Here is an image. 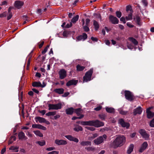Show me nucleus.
Wrapping results in <instances>:
<instances>
[{"label":"nucleus","instance_id":"obj_1","mask_svg":"<svg viewBox=\"0 0 154 154\" xmlns=\"http://www.w3.org/2000/svg\"><path fill=\"white\" fill-rule=\"evenodd\" d=\"M125 138L123 135H118L113 142L112 145L114 148H116L122 145L125 142Z\"/></svg>","mask_w":154,"mask_h":154},{"label":"nucleus","instance_id":"obj_2","mask_svg":"<svg viewBox=\"0 0 154 154\" xmlns=\"http://www.w3.org/2000/svg\"><path fill=\"white\" fill-rule=\"evenodd\" d=\"M93 72V69L91 68L87 72L83 77V82H87L91 80V76Z\"/></svg>","mask_w":154,"mask_h":154},{"label":"nucleus","instance_id":"obj_3","mask_svg":"<svg viewBox=\"0 0 154 154\" xmlns=\"http://www.w3.org/2000/svg\"><path fill=\"white\" fill-rule=\"evenodd\" d=\"M107 136L106 134H104L102 136H100L94 140V143L96 145H99L103 143L106 139Z\"/></svg>","mask_w":154,"mask_h":154},{"label":"nucleus","instance_id":"obj_4","mask_svg":"<svg viewBox=\"0 0 154 154\" xmlns=\"http://www.w3.org/2000/svg\"><path fill=\"white\" fill-rule=\"evenodd\" d=\"M62 107V104L60 103L53 104H49L48 105V110H57L60 109Z\"/></svg>","mask_w":154,"mask_h":154},{"label":"nucleus","instance_id":"obj_5","mask_svg":"<svg viewBox=\"0 0 154 154\" xmlns=\"http://www.w3.org/2000/svg\"><path fill=\"white\" fill-rule=\"evenodd\" d=\"M139 132L142 137L145 140H148L149 139V135L145 130L141 129L139 131Z\"/></svg>","mask_w":154,"mask_h":154},{"label":"nucleus","instance_id":"obj_6","mask_svg":"<svg viewBox=\"0 0 154 154\" xmlns=\"http://www.w3.org/2000/svg\"><path fill=\"white\" fill-rule=\"evenodd\" d=\"M91 126H94L96 127L103 126L104 125L103 122H100L98 120L91 121Z\"/></svg>","mask_w":154,"mask_h":154},{"label":"nucleus","instance_id":"obj_7","mask_svg":"<svg viewBox=\"0 0 154 154\" xmlns=\"http://www.w3.org/2000/svg\"><path fill=\"white\" fill-rule=\"evenodd\" d=\"M125 96L126 99L129 101H131L134 99L133 94L129 91H125Z\"/></svg>","mask_w":154,"mask_h":154},{"label":"nucleus","instance_id":"obj_8","mask_svg":"<svg viewBox=\"0 0 154 154\" xmlns=\"http://www.w3.org/2000/svg\"><path fill=\"white\" fill-rule=\"evenodd\" d=\"M58 73L60 79H63L66 76V71L64 69H60Z\"/></svg>","mask_w":154,"mask_h":154},{"label":"nucleus","instance_id":"obj_9","mask_svg":"<svg viewBox=\"0 0 154 154\" xmlns=\"http://www.w3.org/2000/svg\"><path fill=\"white\" fill-rule=\"evenodd\" d=\"M55 143L58 145H66L67 144V142L66 141L63 140H59L56 139L54 141Z\"/></svg>","mask_w":154,"mask_h":154},{"label":"nucleus","instance_id":"obj_10","mask_svg":"<svg viewBox=\"0 0 154 154\" xmlns=\"http://www.w3.org/2000/svg\"><path fill=\"white\" fill-rule=\"evenodd\" d=\"M109 19L110 21L114 24H117L119 23L118 19L115 17L110 15L109 17Z\"/></svg>","mask_w":154,"mask_h":154},{"label":"nucleus","instance_id":"obj_11","mask_svg":"<svg viewBox=\"0 0 154 154\" xmlns=\"http://www.w3.org/2000/svg\"><path fill=\"white\" fill-rule=\"evenodd\" d=\"M119 122L123 127H126L127 129L130 126L129 124L128 123L125 122L122 119H119Z\"/></svg>","mask_w":154,"mask_h":154},{"label":"nucleus","instance_id":"obj_12","mask_svg":"<svg viewBox=\"0 0 154 154\" xmlns=\"http://www.w3.org/2000/svg\"><path fill=\"white\" fill-rule=\"evenodd\" d=\"M24 4L23 2L20 1H16L14 3V6L17 9L21 8Z\"/></svg>","mask_w":154,"mask_h":154},{"label":"nucleus","instance_id":"obj_13","mask_svg":"<svg viewBox=\"0 0 154 154\" xmlns=\"http://www.w3.org/2000/svg\"><path fill=\"white\" fill-rule=\"evenodd\" d=\"M65 137L70 141H73L76 143H78L79 142V140L78 138L73 137L71 135H66L65 136Z\"/></svg>","mask_w":154,"mask_h":154},{"label":"nucleus","instance_id":"obj_14","mask_svg":"<svg viewBox=\"0 0 154 154\" xmlns=\"http://www.w3.org/2000/svg\"><path fill=\"white\" fill-rule=\"evenodd\" d=\"M148 146V143L146 142H144L141 145L139 151L140 152H143L147 148Z\"/></svg>","mask_w":154,"mask_h":154},{"label":"nucleus","instance_id":"obj_15","mask_svg":"<svg viewBox=\"0 0 154 154\" xmlns=\"http://www.w3.org/2000/svg\"><path fill=\"white\" fill-rule=\"evenodd\" d=\"M152 107H149L146 110V112L147 113V117L149 119L151 118L154 116V113L150 111V110Z\"/></svg>","mask_w":154,"mask_h":154},{"label":"nucleus","instance_id":"obj_16","mask_svg":"<svg viewBox=\"0 0 154 154\" xmlns=\"http://www.w3.org/2000/svg\"><path fill=\"white\" fill-rule=\"evenodd\" d=\"M87 38V35L86 34L84 33L82 35L78 36L77 38L78 41H84Z\"/></svg>","mask_w":154,"mask_h":154},{"label":"nucleus","instance_id":"obj_17","mask_svg":"<svg viewBox=\"0 0 154 154\" xmlns=\"http://www.w3.org/2000/svg\"><path fill=\"white\" fill-rule=\"evenodd\" d=\"M142 110L141 107L139 106L137 108L134 109L133 113L134 115H136L137 114H140L141 113Z\"/></svg>","mask_w":154,"mask_h":154},{"label":"nucleus","instance_id":"obj_18","mask_svg":"<svg viewBox=\"0 0 154 154\" xmlns=\"http://www.w3.org/2000/svg\"><path fill=\"white\" fill-rule=\"evenodd\" d=\"M78 82V81L75 80H71L69 81L66 84V85L67 86H69L72 85H76Z\"/></svg>","mask_w":154,"mask_h":154},{"label":"nucleus","instance_id":"obj_19","mask_svg":"<svg viewBox=\"0 0 154 154\" xmlns=\"http://www.w3.org/2000/svg\"><path fill=\"white\" fill-rule=\"evenodd\" d=\"M18 136L19 139L26 140L27 139V137L25 136L24 133L23 132H19Z\"/></svg>","mask_w":154,"mask_h":154},{"label":"nucleus","instance_id":"obj_20","mask_svg":"<svg viewBox=\"0 0 154 154\" xmlns=\"http://www.w3.org/2000/svg\"><path fill=\"white\" fill-rule=\"evenodd\" d=\"M80 144L82 146H91V143L89 141H82L80 142Z\"/></svg>","mask_w":154,"mask_h":154},{"label":"nucleus","instance_id":"obj_21","mask_svg":"<svg viewBox=\"0 0 154 154\" xmlns=\"http://www.w3.org/2000/svg\"><path fill=\"white\" fill-rule=\"evenodd\" d=\"M74 111V109L72 107L68 108L66 109V112L68 115H72Z\"/></svg>","mask_w":154,"mask_h":154},{"label":"nucleus","instance_id":"obj_22","mask_svg":"<svg viewBox=\"0 0 154 154\" xmlns=\"http://www.w3.org/2000/svg\"><path fill=\"white\" fill-rule=\"evenodd\" d=\"M74 128L73 129L74 131L78 132L79 131H82L83 130L82 127L78 125H74Z\"/></svg>","mask_w":154,"mask_h":154},{"label":"nucleus","instance_id":"obj_23","mask_svg":"<svg viewBox=\"0 0 154 154\" xmlns=\"http://www.w3.org/2000/svg\"><path fill=\"white\" fill-rule=\"evenodd\" d=\"M19 147L17 146H12L9 148V149L11 150L12 152H17L19 151Z\"/></svg>","mask_w":154,"mask_h":154},{"label":"nucleus","instance_id":"obj_24","mask_svg":"<svg viewBox=\"0 0 154 154\" xmlns=\"http://www.w3.org/2000/svg\"><path fill=\"white\" fill-rule=\"evenodd\" d=\"M134 145L133 144H131L128 147L127 151V153L128 154H130L133 150Z\"/></svg>","mask_w":154,"mask_h":154},{"label":"nucleus","instance_id":"obj_25","mask_svg":"<svg viewBox=\"0 0 154 154\" xmlns=\"http://www.w3.org/2000/svg\"><path fill=\"white\" fill-rule=\"evenodd\" d=\"M64 89L62 88H57L55 89L54 90V91L55 92L59 94H63L64 92Z\"/></svg>","mask_w":154,"mask_h":154},{"label":"nucleus","instance_id":"obj_26","mask_svg":"<svg viewBox=\"0 0 154 154\" xmlns=\"http://www.w3.org/2000/svg\"><path fill=\"white\" fill-rule=\"evenodd\" d=\"M74 111L77 116H79L82 113V110L81 108H79L74 109Z\"/></svg>","mask_w":154,"mask_h":154},{"label":"nucleus","instance_id":"obj_27","mask_svg":"<svg viewBox=\"0 0 154 154\" xmlns=\"http://www.w3.org/2000/svg\"><path fill=\"white\" fill-rule=\"evenodd\" d=\"M80 124L83 125L91 126V121H82L80 122Z\"/></svg>","mask_w":154,"mask_h":154},{"label":"nucleus","instance_id":"obj_28","mask_svg":"<svg viewBox=\"0 0 154 154\" xmlns=\"http://www.w3.org/2000/svg\"><path fill=\"white\" fill-rule=\"evenodd\" d=\"M93 25L94 27L95 30H97L99 27V25L98 23L95 20L93 21Z\"/></svg>","mask_w":154,"mask_h":154},{"label":"nucleus","instance_id":"obj_29","mask_svg":"<svg viewBox=\"0 0 154 154\" xmlns=\"http://www.w3.org/2000/svg\"><path fill=\"white\" fill-rule=\"evenodd\" d=\"M35 119L37 120L40 123H44L45 119V118L40 117H35Z\"/></svg>","mask_w":154,"mask_h":154},{"label":"nucleus","instance_id":"obj_30","mask_svg":"<svg viewBox=\"0 0 154 154\" xmlns=\"http://www.w3.org/2000/svg\"><path fill=\"white\" fill-rule=\"evenodd\" d=\"M79 16L76 15L75 17H73L71 20V22L73 23H75L79 19Z\"/></svg>","mask_w":154,"mask_h":154},{"label":"nucleus","instance_id":"obj_31","mask_svg":"<svg viewBox=\"0 0 154 154\" xmlns=\"http://www.w3.org/2000/svg\"><path fill=\"white\" fill-rule=\"evenodd\" d=\"M106 111L109 113H113L114 112L115 109L112 107H106Z\"/></svg>","mask_w":154,"mask_h":154},{"label":"nucleus","instance_id":"obj_32","mask_svg":"<svg viewBox=\"0 0 154 154\" xmlns=\"http://www.w3.org/2000/svg\"><path fill=\"white\" fill-rule=\"evenodd\" d=\"M33 132L36 136L40 137H42L43 136V134L39 131H34Z\"/></svg>","mask_w":154,"mask_h":154},{"label":"nucleus","instance_id":"obj_33","mask_svg":"<svg viewBox=\"0 0 154 154\" xmlns=\"http://www.w3.org/2000/svg\"><path fill=\"white\" fill-rule=\"evenodd\" d=\"M129 39L130 41L134 44L135 45H137L138 44V42L135 39L131 37L129 38Z\"/></svg>","mask_w":154,"mask_h":154},{"label":"nucleus","instance_id":"obj_34","mask_svg":"<svg viewBox=\"0 0 154 154\" xmlns=\"http://www.w3.org/2000/svg\"><path fill=\"white\" fill-rule=\"evenodd\" d=\"M85 67L83 66H81L79 65H78L76 66L77 70L78 71H80L83 70Z\"/></svg>","mask_w":154,"mask_h":154},{"label":"nucleus","instance_id":"obj_35","mask_svg":"<svg viewBox=\"0 0 154 154\" xmlns=\"http://www.w3.org/2000/svg\"><path fill=\"white\" fill-rule=\"evenodd\" d=\"M32 86L33 87H40L42 85L40 82H34L32 84Z\"/></svg>","mask_w":154,"mask_h":154},{"label":"nucleus","instance_id":"obj_36","mask_svg":"<svg viewBox=\"0 0 154 154\" xmlns=\"http://www.w3.org/2000/svg\"><path fill=\"white\" fill-rule=\"evenodd\" d=\"M132 12H130L128 16H126L125 17L126 19L127 20H130L132 19Z\"/></svg>","mask_w":154,"mask_h":154},{"label":"nucleus","instance_id":"obj_37","mask_svg":"<svg viewBox=\"0 0 154 154\" xmlns=\"http://www.w3.org/2000/svg\"><path fill=\"white\" fill-rule=\"evenodd\" d=\"M118 111L120 114L122 115H125L127 114V111H123L122 110V109L121 108L118 109Z\"/></svg>","mask_w":154,"mask_h":154},{"label":"nucleus","instance_id":"obj_38","mask_svg":"<svg viewBox=\"0 0 154 154\" xmlns=\"http://www.w3.org/2000/svg\"><path fill=\"white\" fill-rule=\"evenodd\" d=\"M56 114V112L55 111L54 112H49L48 113H47L46 114V115L48 116H54Z\"/></svg>","mask_w":154,"mask_h":154},{"label":"nucleus","instance_id":"obj_39","mask_svg":"<svg viewBox=\"0 0 154 154\" xmlns=\"http://www.w3.org/2000/svg\"><path fill=\"white\" fill-rule=\"evenodd\" d=\"M137 24L139 26L141 25V23L140 22V19L138 16H137L135 18Z\"/></svg>","mask_w":154,"mask_h":154},{"label":"nucleus","instance_id":"obj_40","mask_svg":"<svg viewBox=\"0 0 154 154\" xmlns=\"http://www.w3.org/2000/svg\"><path fill=\"white\" fill-rule=\"evenodd\" d=\"M37 128L41 129L44 131H45L46 130V128L45 127L40 124L38 125Z\"/></svg>","mask_w":154,"mask_h":154},{"label":"nucleus","instance_id":"obj_41","mask_svg":"<svg viewBox=\"0 0 154 154\" xmlns=\"http://www.w3.org/2000/svg\"><path fill=\"white\" fill-rule=\"evenodd\" d=\"M36 143L41 146L45 145L46 144L44 140H43L42 141H37L36 142Z\"/></svg>","mask_w":154,"mask_h":154},{"label":"nucleus","instance_id":"obj_42","mask_svg":"<svg viewBox=\"0 0 154 154\" xmlns=\"http://www.w3.org/2000/svg\"><path fill=\"white\" fill-rule=\"evenodd\" d=\"M99 117L102 120H104L106 117L105 114H101L99 115Z\"/></svg>","mask_w":154,"mask_h":154},{"label":"nucleus","instance_id":"obj_43","mask_svg":"<svg viewBox=\"0 0 154 154\" xmlns=\"http://www.w3.org/2000/svg\"><path fill=\"white\" fill-rule=\"evenodd\" d=\"M127 46L128 48L131 50L134 48V46L131 44L128 43Z\"/></svg>","mask_w":154,"mask_h":154},{"label":"nucleus","instance_id":"obj_44","mask_svg":"<svg viewBox=\"0 0 154 154\" xmlns=\"http://www.w3.org/2000/svg\"><path fill=\"white\" fill-rule=\"evenodd\" d=\"M98 136L97 134L96 133L94 134H93L92 137H89L88 139L89 140H92Z\"/></svg>","mask_w":154,"mask_h":154},{"label":"nucleus","instance_id":"obj_45","mask_svg":"<svg viewBox=\"0 0 154 154\" xmlns=\"http://www.w3.org/2000/svg\"><path fill=\"white\" fill-rule=\"evenodd\" d=\"M84 117V115H81L79 117H73L72 118V120H75L77 119H81L82 118Z\"/></svg>","mask_w":154,"mask_h":154},{"label":"nucleus","instance_id":"obj_46","mask_svg":"<svg viewBox=\"0 0 154 154\" xmlns=\"http://www.w3.org/2000/svg\"><path fill=\"white\" fill-rule=\"evenodd\" d=\"M116 16L119 18H120L122 16L121 12L119 11H116Z\"/></svg>","mask_w":154,"mask_h":154},{"label":"nucleus","instance_id":"obj_47","mask_svg":"<svg viewBox=\"0 0 154 154\" xmlns=\"http://www.w3.org/2000/svg\"><path fill=\"white\" fill-rule=\"evenodd\" d=\"M142 2L144 6L146 7L147 6L148 3L146 0H142Z\"/></svg>","mask_w":154,"mask_h":154},{"label":"nucleus","instance_id":"obj_48","mask_svg":"<svg viewBox=\"0 0 154 154\" xmlns=\"http://www.w3.org/2000/svg\"><path fill=\"white\" fill-rule=\"evenodd\" d=\"M85 128L91 131H94L95 130V128H94L90 126H86L85 127Z\"/></svg>","mask_w":154,"mask_h":154},{"label":"nucleus","instance_id":"obj_49","mask_svg":"<svg viewBox=\"0 0 154 154\" xmlns=\"http://www.w3.org/2000/svg\"><path fill=\"white\" fill-rule=\"evenodd\" d=\"M150 126L152 127H154V118L150 121Z\"/></svg>","mask_w":154,"mask_h":154},{"label":"nucleus","instance_id":"obj_50","mask_svg":"<svg viewBox=\"0 0 154 154\" xmlns=\"http://www.w3.org/2000/svg\"><path fill=\"white\" fill-rule=\"evenodd\" d=\"M83 29L85 32H87L89 30V29L88 26L85 25L83 27Z\"/></svg>","mask_w":154,"mask_h":154},{"label":"nucleus","instance_id":"obj_51","mask_svg":"<svg viewBox=\"0 0 154 154\" xmlns=\"http://www.w3.org/2000/svg\"><path fill=\"white\" fill-rule=\"evenodd\" d=\"M59 152L56 151H53L51 152H50L47 154H58Z\"/></svg>","mask_w":154,"mask_h":154},{"label":"nucleus","instance_id":"obj_52","mask_svg":"<svg viewBox=\"0 0 154 154\" xmlns=\"http://www.w3.org/2000/svg\"><path fill=\"white\" fill-rule=\"evenodd\" d=\"M49 47V46L48 45L46 47L44 50L42 51V54H45L47 51L48 48Z\"/></svg>","mask_w":154,"mask_h":154},{"label":"nucleus","instance_id":"obj_53","mask_svg":"<svg viewBox=\"0 0 154 154\" xmlns=\"http://www.w3.org/2000/svg\"><path fill=\"white\" fill-rule=\"evenodd\" d=\"M12 13H8V14L7 16V19L8 20H10L12 17Z\"/></svg>","mask_w":154,"mask_h":154},{"label":"nucleus","instance_id":"obj_54","mask_svg":"<svg viewBox=\"0 0 154 154\" xmlns=\"http://www.w3.org/2000/svg\"><path fill=\"white\" fill-rule=\"evenodd\" d=\"M85 149L88 151H93L94 149V148L91 147H85Z\"/></svg>","mask_w":154,"mask_h":154},{"label":"nucleus","instance_id":"obj_55","mask_svg":"<svg viewBox=\"0 0 154 154\" xmlns=\"http://www.w3.org/2000/svg\"><path fill=\"white\" fill-rule=\"evenodd\" d=\"M7 12L5 11L0 14V17H3L6 16Z\"/></svg>","mask_w":154,"mask_h":154},{"label":"nucleus","instance_id":"obj_56","mask_svg":"<svg viewBox=\"0 0 154 154\" xmlns=\"http://www.w3.org/2000/svg\"><path fill=\"white\" fill-rule=\"evenodd\" d=\"M131 7L130 6H127L126 7V11H127L128 12L129 11H130V12H132L131 10Z\"/></svg>","mask_w":154,"mask_h":154},{"label":"nucleus","instance_id":"obj_57","mask_svg":"<svg viewBox=\"0 0 154 154\" xmlns=\"http://www.w3.org/2000/svg\"><path fill=\"white\" fill-rule=\"evenodd\" d=\"M72 26V23L71 22H70L69 23L67 24L66 25L65 27L66 28H69L71 27V26Z\"/></svg>","mask_w":154,"mask_h":154},{"label":"nucleus","instance_id":"obj_58","mask_svg":"<svg viewBox=\"0 0 154 154\" xmlns=\"http://www.w3.org/2000/svg\"><path fill=\"white\" fill-rule=\"evenodd\" d=\"M26 135L29 137H32V135L31 134V133L29 131H27L26 132Z\"/></svg>","mask_w":154,"mask_h":154},{"label":"nucleus","instance_id":"obj_59","mask_svg":"<svg viewBox=\"0 0 154 154\" xmlns=\"http://www.w3.org/2000/svg\"><path fill=\"white\" fill-rule=\"evenodd\" d=\"M63 35L64 37H67L68 35V33L67 32L64 31L63 33Z\"/></svg>","mask_w":154,"mask_h":154},{"label":"nucleus","instance_id":"obj_60","mask_svg":"<svg viewBox=\"0 0 154 154\" xmlns=\"http://www.w3.org/2000/svg\"><path fill=\"white\" fill-rule=\"evenodd\" d=\"M60 117V116L59 115H57L54 116V118L52 119H53L56 120L57 119L59 118Z\"/></svg>","mask_w":154,"mask_h":154},{"label":"nucleus","instance_id":"obj_61","mask_svg":"<svg viewBox=\"0 0 154 154\" xmlns=\"http://www.w3.org/2000/svg\"><path fill=\"white\" fill-rule=\"evenodd\" d=\"M94 16H96V17H97L98 18H99L100 20H101V17L100 15L99 14H95V13L94 14Z\"/></svg>","mask_w":154,"mask_h":154},{"label":"nucleus","instance_id":"obj_62","mask_svg":"<svg viewBox=\"0 0 154 154\" xmlns=\"http://www.w3.org/2000/svg\"><path fill=\"white\" fill-rule=\"evenodd\" d=\"M120 20L122 22L124 23H126L125 19L124 17H122L120 19Z\"/></svg>","mask_w":154,"mask_h":154},{"label":"nucleus","instance_id":"obj_63","mask_svg":"<svg viewBox=\"0 0 154 154\" xmlns=\"http://www.w3.org/2000/svg\"><path fill=\"white\" fill-rule=\"evenodd\" d=\"M54 149V148L53 147H50L49 148H48L46 149V150L48 151H51L53 150Z\"/></svg>","mask_w":154,"mask_h":154},{"label":"nucleus","instance_id":"obj_64","mask_svg":"<svg viewBox=\"0 0 154 154\" xmlns=\"http://www.w3.org/2000/svg\"><path fill=\"white\" fill-rule=\"evenodd\" d=\"M86 25L88 26L90 22V20L88 19H86L85 20Z\"/></svg>","mask_w":154,"mask_h":154}]
</instances>
